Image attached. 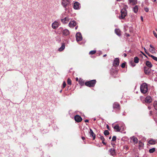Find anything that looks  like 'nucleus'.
I'll use <instances>...</instances> for the list:
<instances>
[{"mask_svg": "<svg viewBox=\"0 0 157 157\" xmlns=\"http://www.w3.org/2000/svg\"><path fill=\"white\" fill-rule=\"evenodd\" d=\"M120 7L121 8H123L121 10V16L119 17L120 19H123L127 15V11L126 9L128 8V7L127 5H124L123 4H121L120 5Z\"/></svg>", "mask_w": 157, "mask_h": 157, "instance_id": "1", "label": "nucleus"}, {"mask_svg": "<svg viewBox=\"0 0 157 157\" xmlns=\"http://www.w3.org/2000/svg\"><path fill=\"white\" fill-rule=\"evenodd\" d=\"M140 89L141 92L143 94L146 93L148 90L147 84L145 83L142 84L140 86Z\"/></svg>", "mask_w": 157, "mask_h": 157, "instance_id": "2", "label": "nucleus"}, {"mask_svg": "<svg viewBox=\"0 0 157 157\" xmlns=\"http://www.w3.org/2000/svg\"><path fill=\"white\" fill-rule=\"evenodd\" d=\"M96 82V81L95 80H92L88 82H87L85 83V85L89 87H93L94 86Z\"/></svg>", "mask_w": 157, "mask_h": 157, "instance_id": "3", "label": "nucleus"}, {"mask_svg": "<svg viewBox=\"0 0 157 157\" xmlns=\"http://www.w3.org/2000/svg\"><path fill=\"white\" fill-rule=\"evenodd\" d=\"M71 2V0H62V5L63 6L66 7L67 6L69 5Z\"/></svg>", "mask_w": 157, "mask_h": 157, "instance_id": "4", "label": "nucleus"}, {"mask_svg": "<svg viewBox=\"0 0 157 157\" xmlns=\"http://www.w3.org/2000/svg\"><path fill=\"white\" fill-rule=\"evenodd\" d=\"M60 22L55 21L52 23V29H55L58 28L59 26L60 25Z\"/></svg>", "mask_w": 157, "mask_h": 157, "instance_id": "5", "label": "nucleus"}, {"mask_svg": "<svg viewBox=\"0 0 157 157\" xmlns=\"http://www.w3.org/2000/svg\"><path fill=\"white\" fill-rule=\"evenodd\" d=\"M73 8L75 10H78L80 8V4L77 2H75L74 3Z\"/></svg>", "mask_w": 157, "mask_h": 157, "instance_id": "6", "label": "nucleus"}, {"mask_svg": "<svg viewBox=\"0 0 157 157\" xmlns=\"http://www.w3.org/2000/svg\"><path fill=\"white\" fill-rule=\"evenodd\" d=\"M76 39L77 41H81L82 39V37L81 34L78 33L76 35Z\"/></svg>", "mask_w": 157, "mask_h": 157, "instance_id": "7", "label": "nucleus"}, {"mask_svg": "<svg viewBox=\"0 0 157 157\" xmlns=\"http://www.w3.org/2000/svg\"><path fill=\"white\" fill-rule=\"evenodd\" d=\"M145 101L146 103H149L152 101V99L150 96H148L145 98Z\"/></svg>", "mask_w": 157, "mask_h": 157, "instance_id": "8", "label": "nucleus"}, {"mask_svg": "<svg viewBox=\"0 0 157 157\" xmlns=\"http://www.w3.org/2000/svg\"><path fill=\"white\" fill-rule=\"evenodd\" d=\"M75 120L77 122H80L82 120V118L79 115H76L74 117Z\"/></svg>", "mask_w": 157, "mask_h": 157, "instance_id": "9", "label": "nucleus"}, {"mask_svg": "<svg viewBox=\"0 0 157 157\" xmlns=\"http://www.w3.org/2000/svg\"><path fill=\"white\" fill-rule=\"evenodd\" d=\"M76 25V22L74 21H72L70 22L69 25L70 27H73L75 26Z\"/></svg>", "mask_w": 157, "mask_h": 157, "instance_id": "10", "label": "nucleus"}, {"mask_svg": "<svg viewBox=\"0 0 157 157\" xmlns=\"http://www.w3.org/2000/svg\"><path fill=\"white\" fill-rule=\"evenodd\" d=\"M113 128L116 132H120L121 130V128L119 126V125L118 124L114 126Z\"/></svg>", "mask_w": 157, "mask_h": 157, "instance_id": "11", "label": "nucleus"}, {"mask_svg": "<svg viewBox=\"0 0 157 157\" xmlns=\"http://www.w3.org/2000/svg\"><path fill=\"white\" fill-rule=\"evenodd\" d=\"M69 21V18L68 17H66L61 20V22L64 24L67 23Z\"/></svg>", "mask_w": 157, "mask_h": 157, "instance_id": "12", "label": "nucleus"}, {"mask_svg": "<svg viewBox=\"0 0 157 157\" xmlns=\"http://www.w3.org/2000/svg\"><path fill=\"white\" fill-rule=\"evenodd\" d=\"M63 34L64 36H67L69 34V31L67 29H65L63 30Z\"/></svg>", "mask_w": 157, "mask_h": 157, "instance_id": "13", "label": "nucleus"}, {"mask_svg": "<svg viewBox=\"0 0 157 157\" xmlns=\"http://www.w3.org/2000/svg\"><path fill=\"white\" fill-rule=\"evenodd\" d=\"M119 60L118 58H116L114 60L113 65L115 66H118L119 64Z\"/></svg>", "mask_w": 157, "mask_h": 157, "instance_id": "14", "label": "nucleus"}, {"mask_svg": "<svg viewBox=\"0 0 157 157\" xmlns=\"http://www.w3.org/2000/svg\"><path fill=\"white\" fill-rule=\"evenodd\" d=\"M109 152L110 154L112 156L115 155H116L115 150L113 148H111L110 149Z\"/></svg>", "mask_w": 157, "mask_h": 157, "instance_id": "15", "label": "nucleus"}, {"mask_svg": "<svg viewBox=\"0 0 157 157\" xmlns=\"http://www.w3.org/2000/svg\"><path fill=\"white\" fill-rule=\"evenodd\" d=\"M150 69L146 67H145L144 68V72L146 74H149L150 72Z\"/></svg>", "mask_w": 157, "mask_h": 157, "instance_id": "16", "label": "nucleus"}, {"mask_svg": "<svg viewBox=\"0 0 157 157\" xmlns=\"http://www.w3.org/2000/svg\"><path fill=\"white\" fill-rule=\"evenodd\" d=\"M65 48V44L64 43L62 44L61 46L58 49V51L59 52L62 51Z\"/></svg>", "mask_w": 157, "mask_h": 157, "instance_id": "17", "label": "nucleus"}, {"mask_svg": "<svg viewBox=\"0 0 157 157\" xmlns=\"http://www.w3.org/2000/svg\"><path fill=\"white\" fill-rule=\"evenodd\" d=\"M156 141L153 139H151L149 140L148 143L151 145H154L155 144Z\"/></svg>", "mask_w": 157, "mask_h": 157, "instance_id": "18", "label": "nucleus"}, {"mask_svg": "<svg viewBox=\"0 0 157 157\" xmlns=\"http://www.w3.org/2000/svg\"><path fill=\"white\" fill-rule=\"evenodd\" d=\"M129 3L132 5H134L137 4V0H128Z\"/></svg>", "mask_w": 157, "mask_h": 157, "instance_id": "19", "label": "nucleus"}, {"mask_svg": "<svg viewBox=\"0 0 157 157\" xmlns=\"http://www.w3.org/2000/svg\"><path fill=\"white\" fill-rule=\"evenodd\" d=\"M118 124L119 125V126L121 128V130H122V131L124 130L125 127L124 124L122 123H121Z\"/></svg>", "mask_w": 157, "mask_h": 157, "instance_id": "20", "label": "nucleus"}, {"mask_svg": "<svg viewBox=\"0 0 157 157\" xmlns=\"http://www.w3.org/2000/svg\"><path fill=\"white\" fill-rule=\"evenodd\" d=\"M145 64L146 65L149 67L151 68L152 67V64L151 62L148 61H146Z\"/></svg>", "mask_w": 157, "mask_h": 157, "instance_id": "21", "label": "nucleus"}, {"mask_svg": "<svg viewBox=\"0 0 157 157\" xmlns=\"http://www.w3.org/2000/svg\"><path fill=\"white\" fill-rule=\"evenodd\" d=\"M113 108H116L117 109H119V104L117 103H115L113 105Z\"/></svg>", "mask_w": 157, "mask_h": 157, "instance_id": "22", "label": "nucleus"}, {"mask_svg": "<svg viewBox=\"0 0 157 157\" xmlns=\"http://www.w3.org/2000/svg\"><path fill=\"white\" fill-rule=\"evenodd\" d=\"M90 135L93 137V140H94L95 138V134H94V133L93 132V131L91 129H90Z\"/></svg>", "mask_w": 157, "mask_h": 157, "instance_id": "23", "label": "nucleus"}, {"mask_svg": "<svg viewBox=\"0 0 157 157\" xmlns=\"http://www.w3.org/2000/svg\"><path fill=\"white\" fill-rule=\"evenodd\" d=\"M115 32L116 34L118 36H120L121 35V31L119 29H116L115 30Z\"/></svg>", "mask_w": 157, "mask_h": 157, "instance_id": "24", "label": "nucleus"}, {"mask_svg": "<svg viewBox=\"0 0 157 157\" xmlns=\"http://www.w3.org/2000/svg\"><path fill=\"white\" fill-rule=\"evenodd\" d=\"M153 106L155 109L157 110V101H155L154 102Z\"/></svg>", "mask_w": 157, "mask_h": 157, "instance_id": "25", "label": "nucleus"}, {"mask_svg": "<svg viewBox=\"0 0 157 157\" xmlns=\"http://www.w3.org/2000/svg\"><path fill=\"white\" fill-rule=\"evenodd\" d=\"M138 8L137 6H135L133 9V10L135 13H136L138 12Z\"/></svg>", "mask_w": 157, "mask_h": 157, "instance_id": "26", "label": "nucleus"}, {"mask_svg": "<svg viewBox=\"0 0 157 157\" xmlns=\"http://www.w3.org/2000/svg\"><path fill=\"white\" fill-rule=\"evenodd\" d=\"M149 51L152 53L153 54V53H155V48H149Z\"/></svg>", "mask_w": 157, "mask_h": 157, "instance_id": "27", "label": "nucleus"}, {"mask_svg": "<svg viewBox=\"0 0 157 157\" xmlns=\"http://www.w3.org/2000/svg\"><path fill=\"white\" fill-rule=\"evenodd\" d=\"M149 56L151 57L154 60L157 61V57L154 56L153 55H151V54H149Z\"/></svg>", "mask_w": 157, "mask_h": 157, "instance_id": "28", "label": "nucleus"}, {"mask_svg": "<svg viewBox=\"0 0 157 157\" xmlns=\"http://www.w3.org/2000/svg\"><path fill=\"white\" fill-rule=\"evenodd\" d=\"M139 59L137 57H135L134 58V62L136 63H138L139 62Z\"/></svg>", "mask_w": 157, "mask_h": 157, "instance_id": "29", "label": "nucleus"}, {"mask_svg": "<svg viewBox=\"0 0 157 157\" xmlns=\"http://www.w3.org/2000/svg\"><path fill=\"white\" fill-rule=\"evenodd\" d=\"M132 141L135 143H137V139L135 137H132Z\"/></svg>", "mask_w": 157, "mask_h": 157, "instance_id": "30", "label": "nucleus"}, {"mask_svg": "<svg viewBox=\"0 0 157 157\" xmlns=\"http://www.w3.org/2000/svg\"><path fill=\"white\" fill-rule=\"evenodd\" d=\"M79 84L81 86H82L84 84V82L82 79H80L78 81Z\"/></svg>", "mask_w": 157, "mask_h": 157, "instance_id": "31", "label": "nucleus"}, {"mask_svg": "<svg viewBox=\"0 0 157 157\" xmlns=\"http://www.w3.org/2000/svg\"><path fill=\"white\" fill-rule=\"evenodd\" d=\"M155 148H152L150 149L149 150V152L150 153H153L154 151H155Z\"/></svg>", "mask_w": 157, "mask_h": 157, "instance_id": "32", "label": "nucleus"}, {"mask_svg": "<svg viewBox=\"0 0 157 157\" xmlns=\"http://www.w3.org/2000/svg\"><path fill=\"white\" fill-rule=\"evenodd\" d=\"M67 83L69 85H71V81L69 78H68L67 79Z\"/></svg>", "mask_w": 157, "mask_h": 157, "instance_id": "33", "label": "nucleus"}, {"mask_svg": "<svg viewBox=\"0 0 157 157\" xmlns=\"http://www.w3.org/2000/svg\"><path fill=\"white\" fill-rule=\"evenodd\" d=\"M104 134L105 135L107 136L109 134V132L108 130H105L104 132Z\"/></svg>", "mask_w": 157, "mask_h": 157, "instance_id": "34", "label": "nucleus"}, {"mask_svg": "<svg viewBox=\"0 0 157 157\" xmlns=\"http://www.w3.org/2000/svg\"><path fill=\"white\" fill-rule=\"evenodd\" d=\"M96 52V51L93 50L90 51L89 52V54L91 55H93L95 54Z\"/></svg>", "mask_w": 157, "mask_h": 157, "instance_id": "35", "label": "nucleus"}, {"mask_svg": "<svg viewBox=\"0 0 157 157\" xmlns=\"http://www.w3.org/2000/svg\"><path fill=\"white\" fill-rule=\"evenodd\" d=\"M134 62L133 61H131V62H130V64H131V65L132 66V67H134L136 66V64L134 63Z\"/></svg>", "mask_w": 157, "mask_h": 157, "instance_id": "36", "label": "nucleus"}, {"mask_svg": "<svg viewBox=\"0 0 157 157\" xmlns=\"http://www.w3.org/2000/svg\"><path fill=\"white\" fill-rule=\"evenodd\" d=\"M144 49L145 52L149 56V54H150L147 52V51L145 48H144Z\"/></svg>", "mask_w": 157, "mask_h": 157, "instance_id": "37", "label": "nucleus"}, {"mask_svg": "<svg viewBox=\"0 0 157 157\" xmlns=\"http://www.w3.org/2000/svg\"><path fill=\"white\" fill-rule=\"evenodd\" d=\"M116 140V136H113L112 139V141H115Z\"/></svg>", "mask_w": 157, "mask_h": 157, "instance_id": "38", "label": "nucleus"}, {"mask_svg": "<svg viewBox=\"0 0 157 157\" xmlns=\"http://www.w3.org/2000/svg\"><path fill=\"white\" fill-rule=\"evenodd\" d=\"M66 86V83L65 82H64L63 85V88L65 87Z\"/></svg>", "mask_w": 157, "mask_h": 157, "instance_id": "39", "label": "nucleus"}, {"mask_svg": "<svg viewBox=\"0 0 157 157\" xmlns=\"http://www.w3.org/2000/svg\"><path fill=\"white\" fill-rule=\"evenodd\" d=\"M125 64L124 63H123L121 64V67L122 68H124L125 67Z\"/></svg>", "mask_w": 157, "mask_h": 157, "instance_id": "40", "label": "nucleus"}, {"mask_svg": "<svg viewBox=\"0 0 157 157\" xmlns=\"http://www.w3.org/2000/svg\"><path fill=\"white\" fill-rule=\"evenodd\" d=\"M100 139L102 140V141H104L105 139L104 137L102 136H101Z\"/></svg>", "mask_w": 157, "mask_h": 157, "instance_id": "41", "label": "nucleus"}, {"mask_svg": "<svg viewBox=\"0 0 157 157\" xmlns=\"http://www.w3.org/2000/svg\"><path fill=\"white\" fill-rule=\"evenodd\" d=\"M153 34L154 36L157 38V35L154 31H153Z\"/></svg>", "mask_w": 157, "mask_h": 157, "instance_id": "42", "label": "nucleus"}, {"mask_svg": "<svg viewBox=\"0 0 157 157\" xmlns=\"http://www.w3.org/2000/svg\"><path fill=\"white\" fill-rule=\"evenodd\" d=\"M144 10L146 12H148L149 11V9L147 8H145Z\"/></svg>", "mask_w": 157, "mask_h": 157, "instance_id": "43", "label": "nucleus"}, {"mask_svg": "<svg viewBox=\"0 0 157 157\" xmlns=\"http://www.w3.org/2000/svg\"><path fill=\"white\" fill-rule=\"evenodd\" d=\"M59 30H60L61 31H62L63 30V28L62 27H60L59 29Z\"/></svg>", "mask_w": 157, "mask_h": 157, "instance_id": "44", "label": "nucleus"}, {"mask_svg": "<svg viewBox=\"0 0 157 157\" xmlns=\"http://www.w3.org/2000/svg\"><path fill=\"white\" fill-rule=\"evenodd\" d=\"M150 47L151 48H154L151 45H150Z\"/></svg>", "mask_w": 157, "mask_h": 157, "instance_id": "45", "label": "nucleus"}, {"mask_svg": "<svg viewBox=\"0 0 157 157\" xmlns=\"http://www.w3.org/2000/svg\"><path fill=\"white\" fill-rule=\"evenodd\" d=\"M82 140H84L85 139V138L84 137H83V136H82Z\"/></svg>", "mask_w": 157, "mask_h": 157, "instance_id": "46", "label": "nucleus"}, {"mask_svg": "<svg viewBox=\"0 0 157 157\" xmlns=\"http://www.w3.org/2000/svg\"><path fill=\"white\" fill-rule=\"evenodd\" d=\"M89 121V120H86L85 121V122H88Z\"/></svg>", "mask_w": 157, "mask_h": 157, "instance_id": "47", "label": "nucleus"}, {"mask_svg": "<svg viewBox=\"0 0 157 157\" xmlns=\"http://www.w3.org/2000/svg\"><path fill=\"white\" fill-rule=\"evenodd\" d=\"M102 143L104 144H106L104 142V141H102Z\"/></svg>", "mask_w": 157, "mask_h": 157, "instance_id": "48", "label": "nucleus"}, {"mask_svg": "<svg viewBox=\"0 0 157 157\" xmlns=\"http://www.w3.org/2000/svg\"><path fill=\"white\" fill-rule=\"evenodd\" d=\"M141 53H142V54L144 55V56H146V55H145V54L143 52H141Z\"/></svg>", "mask_w": 157, "mask_h": 157, "instance_id": "49", "label": "nucleus"}, {"mask_svg": "<svg viewBox=\"0 0 157 157\" xmlns=\"http://www.w3.org/2000/svg\"><path fill=\"white\" fill-rule=\"evenodd\" d=\"M124 57H126V56H127V54H125V53H124Z\"/></svg>", "mask_w": 157, "mask_h": 157, "instance_id": "50", "label": "nucleus"}, {"mask_svg": "<svg viewBox=\"0 0 157 157\" xmlns=\"http://www.w3.org/2000/svg\"><path fill=\"white\" fill-rule=\"evenodd\" d=\"M141 20L142 21H143V17L142 16H141Z\"/></svg>", "mask_w": 157, "mask_h": 157, "instance_id": "51", "label": "nucleus"}, {"mask_svg": "<svg viewBox=\"0 0 157 157\" xmlns=\"http://www.w3.org/2000/svg\"><path fill=\"white\" fill-rule=\"evenodd\" d=\"M107 128L108 129H109V126L108 125H107Z\"/></svg>", "mask_w": 157, "mask_h": 157, "instance_id": "52", "label": "nucleus"}, {"mask_svg": "<svg viewBox=\"0 0 157 157\" xmlns=\"http://www.w3.org/2000/svg\"><path fill=\"white\" fill-rule=\"evenodd\" d=\"M106 56V54H105L104 55V56H103V57H105Z\"/></svg>", "mask_w": 157, "mask_h": 157, "instance_id": "53", "label": "nucleus"}, {"mask_svg": "<svg viewBox=\"0 0 157 157\" xmlns=\"http://www.w3.org/2000/svg\"><path fill=\"white\" fill-rule=\"evenodd\" d=\"M78 78H76V80L78 81Z\"/></svg>", "mask_w": 157, "mask_h": 157, "instance_id": "54", "label": "nucleus"}, {"mask_svg": "<svg viewBox=\"0 0 157 157\" xmlns=\"http://www.w3.org/2000/svg\"><path fill=\"white\" fill-rule=\"evenodd\" d=\"M153 2H155L156 1V0H152Z\"/></svg>", "mask_w": 157, "mask_h": 157, "instance_id": "55", "label": "nucleus"}, {"mask_svg": "<svg viewBox=\"0 0 157 157\" xmlns=\"http://www.w3.org/2000/svg\"><path fill=\"white\" fill-rule=\"evenodd\" d=\"M151 113H152V112H151V111H150V114H151Z\"/></svg>", "mask_w": 157, "mask_h": 157, "instance_id": "56", "label": "nucleus"}, {"mask_svg": "<svg viewBox=\"0 0 157 157\" xmlns=\"http://www.w3.org/2000/svg\"><path fill=\"white\" fill-rule=\"evenodd\" d=\"M109 139H111V137H110L109 138Z\"/></svg>", "mask_w": 157, "mask_h": 157, "instance_id": "57", "label": "nucleus"}, {"mask_svg": "<svg viewBox=\"0 0 157 157\" xmlns=\"http://www.w3.org/2000/svg\"><path fill=\"white\" fill-rule=\"evenodd\" d=\"M77 27H76L75 28V29H77Z\"/></svg>", "mask_w": 157, "mask_h": 157, "instance_id": "58", "label": "nucleus"}, {"mask_svg": "<svg viewBox=\"0 0 157 157\" xmlns=\"http://www.w3.org/2000/svg\"><path fill=\"white\" fill-rule=\"evenodd\" d=\"M62 90H61L60 91V93H61V92H62Z\"/></svg>", "mask_w": 157, "mask_h": 157, "instance_id": "59", "label": "nucleus"}, {"mask_svg": "<svg viewBox=\"0 0 157 157\" xmlns=\"http://www.w3.org/2000/svg\"><path fill=\"white\" fill-rule=\"evenodd\" d=\"M148 108L149 109H150V108L149 107H148Z\"/></svg>", "mask_w": 157, "mask_h": 157, "instance_id": "60", "label": "nucleus"}, {"mask_svg": "<svg viewBox=\"0 0 157 157\" xmlns=\"http://www.w3.org/2000/svg\"><path fill=\"white\" fill-rule=\"evenodd\" d=\"M117 1H120V0H117Z\"/></svg>", "mask_w": 157, "mask_h": 157, "instance_id": "61", "label": "nucleus"}, {"mask_svg": "<svg viewBox=\"0 0 157 157\" xmlns=\"http://www.w3.org/2000/svg\"><path fill=\"white\" fill-rule=\"evenodd\" d=\"M156 114H157V113H156Z\"/></svg>", "mask_w": 157, "mask_h": 157, "instance_id": "62", "label": "nucleus"}]
</instances>
